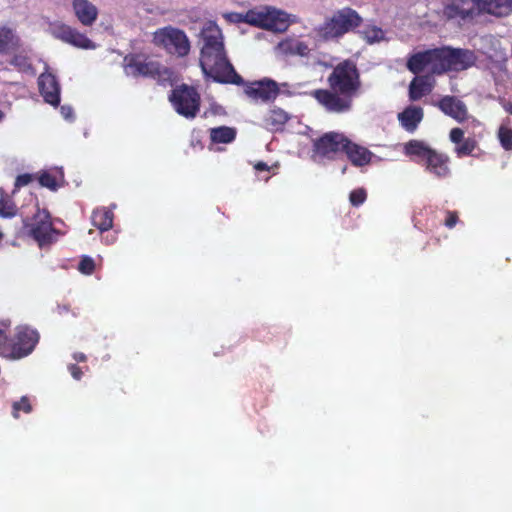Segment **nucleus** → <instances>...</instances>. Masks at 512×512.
<instances>
[{"instance_id":"nucleus-25","label":"nucleus","mask_w":512,"mask_h":512,"mask_svg":"<svg viewBox=\"0 0 512 512\" xmlns=\"http://www.w3.org/2000/svg\"><path fill=\"white\" fill-rule=\"evenodd\" d=\"M202 40L201 49L208 51L212 47L224 45V38L221 29L215 22H208L204 25L200 32Z\"/></svg>"},{"instance_id":"nucleus-24","label":"nucleus","mask_w":512,"mask_h":512,"mask_svg":"<svg viewBox=\"0 0 512 512\" xmlns=\"http://www.w3.org/2000/svg\"><path fill=\"white\" fill-rule=\"evenodd\" d=\"M401 126L407 132H414L424 118V111L420 106L410 105L397 116Z\"/></svg>"},{"instance_id":"nucleus-27","label":"nucleus","mask_w":512,"mask_h":512,"mask_svg":"<svg viewBox=\"0 0 512 512\" xmlns=\"http://www.w3.org/2000/svg\"><path fill=\"white\" fill-rule=\"evenodd\" d=\"M290 119L288 113L278 107H273L269 110L268 114L264 118L265 127L278 131L288 122Z\"/></svg>"},{"instance_id":"nucleus-20","label":"nucleus","mask_w":512,"mask_h":512,"mask_svg":"<svg viewBox=\"0 0 512 512\" xmlns=\"http://www.w3.org/2000/svg\"><path fill=\"white\" fill-rule=\"evenodd\" d=\"M22 39L16 29L0 25V55H8L22 48Z\"/></svg>"},{"instance_id":"nucleus-18","label":"nucleus","mask_w":512,"mask_h":512,"mask_svg":"<svg viewBox=\"0 0 512 512\" xmlns=\"http://www.w3.org/2000/svg\"><path fill=\"white\" fill-rule=\"evenodd\" d=\"M435 86L434 78L429 75L417 74L409 84L408 97L412 102L419 101L422 97L429 95Z\"/></svg>"},{"instance_id":"nucleus-50","label":"nucleus","mask_w":512,"mask_h":512,"mask_svg":"<svg viewBox=\"0 0 512 512\" xmlns=\"http://www.w3.org/2000/svg\"><path fill=\"white\" fill-rule=\"evenodd\" d=\"M68 112H71V109H68V111H65V117H68Z\"/></svg>"},{"instance_id":"nucleus-3","label":"nucleus","mask_w":512,"mask_h":512,"mask_svg":"<svg viewBox=\"0 0 512 512\" xmlns=\"http://www.w3.org/2000/svg\"><path fill=\"white\" fill-rule=\"evenodd\" d=\"M199 62L205 76L217 83L235 85L245 83L229 61L224 45L212 47L208 51L201 49Z\"/></svg>"},{"instance_id":"nucleus-11","label":"nucleus","mask_w":512,"mask_h":512,"mask_svg":"<svg viewBox=\"0 0 512 512\" xmlns=\"http://www.w3.org/2000/svg\"><path fill=\"white\" fill-rule=\"evenodd\" d=\"M124 71L128 76L135 78L149 77L160 78L168 74L167 68H162L160 63L152 61L147 55L140 53H129L123 59Z\"/></svg>"},{"instance_id":"nucleus-41","label":"nucleus","mask_w":512,"mask_h":512,"mask_svg":"<svg viewBox=\"0 0 512 512\" xmlns=\"http://www.w3.org/2000/svg\"><path fill=\"white\" fill-rule=\"evenodd\" d=\"M445 214L446 218L444 221V225L449 229L454 228L459 221L458 213L456 211L447 210Z\"/></svg>"},{"instance_id":"nucleus-1","label":"nucleus","mask_w":512,"mask_h":512,"mask_svg":"<svg viewBox=\"0 0 512 512\" xmlns=\"http://www.w3.org/2000/svg\"><path fill=\"white\" fill-rule=\"evenodd\" d=\"M328 88L311 91L310 95L325 111L347 113L353 108L354 99L362 90L361 74L357 64L345 59L332 67L326 80Z\"/></svg>"},{"instance_id":"nucleus-49","label":"nucleus","mask_w":512,"mask_h":512,"mask_svg":"<svg viewBox=\"0 0 512 512\" xmlns=\"http://www.w3.org/2000/svg\"><path fill=\"white\" fill-rule=\"evenodd\" d=\"M68 112H71V109H68V111H65V117H68Z\"/></svg>"},{"instance_id":"nucleus-51","label":"nucleus","mask_w":512,"mask_h":512,"mask_svg":"<svg viewBox=\"0 0 512 512\" xmlns=\"http://www.w3.org/2000/svg\"><path fill=\"white\" fill-rule=\"evenodd\" d=\"M3 238V233L0 231V239Z\"/></svg>"},{"instance_id":"nucleus-31","label":"nucleus","mask_w":512,"mask_h":512,"mask_svg":"<svg viewBox=\"0 0 512 512\" xmlns=\"http://www.w3.org/2000/svg\"><path fill=\"white\" fill-rule=\"evenodd\" d=\"M17 213L14 201L8 196L3 188H0V217L11 218Z\"/></svg>"},{"instance_id":"nucleus-46","label":"nucleus","mask_w":512,"mask_h":512,"mask_svg":"<svg viewBox=\"0 0 512 512\" xmlns=\"http://www.w3.org/2000/svg\"><path fill=\"white\" fill-rule=\"evenodd\" d=\"M507 111L512 114V104H510V106L507 108Z\"/></svg>"},{"instance_id":"nucleus-14","label":"nucleus","mask_w":512,"mask_h":512,"mask_svg":"<svg viewBox=\"0 0 512 512\" xmlns=\"http://www.w3.org/2000/svg\"><path fill=\"white\" fill-rule=\"evenodd\" d=\"M245 94L254 101L264 103L273 101L280 93L279 85L270 78L248 82L244 88Z\"/></svg>"},{"instance_id":"nucleus-6","label":"nucleus","mask_w":512,"mask_h":512,"mask_svg":"<svg viewBox=\"0 0 512 512\" xmlns=\"http://www.w3.org/2000/svg\"><path fill=\"white\" fill-rule=\"evenodd\" d=\"M31 217L23 219V228L40 247L51 244L54 241L56 229L53 227L51 215L47 209H41L38 204Z\"/></svg>"},{"instance_id":"nucleus-23","label":"nucleus","mask_w":512,"mask_h":512,"mask_svg":"<svg viewBox=\"0 0 512 512\" xmlns=\"http://www.w3.org/2000/svg\"><path fill=\"white\" fill-rule=\"evenodd\" d=\"M343 153L346 154L351 164L356 167L368 165L373 157V153L368 148L352 142L349 138Z\"/></svg>"},{"instance_id":"nucleus-39","label":"nucleus","mask_w":512,"mask_h":512,"mask_svg":"<svg viewBox=\"0 0 512 512\" xmlns=\"http://www.w3.org/2000/svg\"><path fill=\"white\" fill-rule=\"evenodd\" d=\"M10 339L6 333L0 329V355L10 357L11 354Z\"/></svg>"},{"instance_id":"nucleus-44","label":"nucleus","mask_w":512,"mask_h":512,"mask_svg":"<svg viewBox=\"0 0 512 512\" xmlns=\"http://www.w3.org/2000/svg\"><path fill=\"white\" fill-rule=\"evenodd\" d=\"M73 359L77 362H85L87 357L84 353L82 352H76L73 354Z\"/></svg>"},{"instance_id":"nucleus-22","label":"nucleus","mask_w":512,"mask_h":512,"mask_svg":"<svg viewBox=\"0 0 512 512\" xmlns=\"http://www.w3.org/2000/svg\"><path fill=\"white\" fill-rule=\"evenodd\" d=\"M73 11L78 21L84 26H92L98 17L97 7L88 0H73Z\"/></svg>"},{"instance_id":"nucleus-34","label":"nucleus","mask_w":512,"mask_h":512,"mask_svg":"<svg viewBox=\"0 0 512 512\" xmlns=\"http://www.w3.org/2000/svg\"><path fill=\"white\" fill-rule=\"evenodd\" d=\"M38 181L42 187L52 191H56L59 187L56 176L48 171H42L38 176Z\"/></svg>"},{"instance_id":"nucleus-15","label":"nucleus","mask_w":512,"mask_h":512,"mask_svg":"<svg viewBox=\"0 0 512 512\" xmlns=\"http://www.w3.org/2000/svg\"><path fill=\"white\" fill-rule=\"evenodd\" d=\"M448 72H460L473 67L477 56L474 51L464 48L446 46Z\"/></svg>"},{"instance_id":"nucleus-36","label":"nucleus","mask_w":512,"mask_h":512,"mask_svg":"<svg viewBox=\"0 0 512 512\" xmlns=\"http://www.w3.org/2000/svg\"><path fill=\"white\" fill-rule=\"evenodd\" d=\"M78 270L84 275H91L95 271V261L90 256H82L78 264Z\"/></svg>"},{"instance_id":"nucleus-35","label":"nucleus","mask_w":512,"mask_h":512,"mask_svg":"<svg viewBox=\"0 0 512 512\" xmlns=\"http://www.w3.org/2000/svg\"><path fill=\"white\" fill-rule=\"evenodd\" d=\"M498 138L501 143V146L507 150H512V129L501 126L498 131Z\"/></svg>"},{"instance_id":"nucleus-28","label":"nucleus","mask_w":512,"mask_h":512,"mask_svg":"<svg viewBox=\"0 0 512 512\" xmlns=\"http://www.w3.org/2000/svg\"><path fill=\"white\" fill-rule=\"evenodd\" d=\"M113 219V212L106 208L95 209L91 216L93 226H95L101 232L108 231L112 228Z\"/></svg>"},{"instance_id":"nucleus-8","label":"nucleus","mask_w":512,"mask_h":512,"mask_svg":"<svg viewBox=\"0 0 512 512\" xmlns=\"http://www.w3.org/2000/svg\"><path fill=\"white\" fill-rule=\"evenodd\" d=\"M169 101L174 110L187 119H194L200 111L201 96L195 87L187 84L172 89Z\"/></svg>"},{"instance_id":"nucleus-2","label":"nucleus","mask_w":512,"mask_h":512,"mask_svg":"<svg viewBox=\"0 0 512 512\" xmlns=\"http://www.w3.org/2000/svg\"><path fill=\"white\" fill-rule=\"evenodd\" d=\"M512 11V0H452L445 5L443 14L447 19L473 20L482 14L502 16Z\"/></svg>"},{"instance_id":"nucleus-43","label":"nucleus","mask_w":512,"mask_h":512,"mask_svg":"<svg viewBox=\"0 0 512 512\" xmlns=\"http://www.w3.org/2000/svg\"><path fill=\"white\" fill-rule=\"evenodd\" d=\"M254 169L256 171H269L270 170L269 166L265 162H262V161L257 162L254 165Z\"/></svg>"},{"instance_id":"nucleus-32","label":"nucleus","mask_w":512,"mask_h":512,"mask_svg":"<svg viewBox=\"0 0 512 512\" xmlns=\"http://www.w3.org/2000/svg\"><path fill=\"white\" fill-rule=\"evenodd\" d=\"M361 34L363 39H365L370 44L379 42L384 39L383 30L377 26H368L361 32Z\"/></svg>"},{"instance_id":"nucleus-45","label":"nucleus","mask_w":512,"mask_h":512,"mask_svg":"<svg viewBox=\"0 0 512 512\" xmlns=\"http://www.w3.org/2000/svg\"><path fill=\"white\" fill-rule=\"evenodd\" d=\"M191 146L194 148V149H199V150H202L204 148V145L203 143H201L200 140H198L197 142H194L192 141L191 142Z\"/></svg>"},{"instance_id":"nucleus-13","label":"nucleus","mask_w":512,"mask_h":512,"mask_svg":"<svg viewBox=\"0 0 512 512\" xmlns=\"http://www.w3.org/2000/svg\"><path fill=\"white\" fill-rule=\"evenodd\" d=\"M39 341V333L29 327L17 329L14 340H10V358L19 359L29 355Z\"/></svg>"},{"instance_id":"nucleus-7","label":"nucleus","mask_w":512,"mask_h":512,"mask_svg":"<svg viewBox=\"0 0 512 512\" xmlns=\"http://www.w3.org/2000/svg\"><path fill=\"white\" fill-rule=\"evenodd\" d=\"M348 138L339 132H326L312 140L311 159L315 162L335 160L343 153Z\"/></svg>"},{"instance_id":"nucleus-40","label":"nucleus","mask_w":512,"mask_h":512,"mask_svg":"<svg viewBox=\"0 0 512 512\" xmlns=\"http://www.w3.org/2000/svg\"><path fill=\"white\" fill-rule=\"evenodd\" d=\"M33 180H34V176L32 174L24 173V174L18 175L16 180H15V183H14V191H13V193H15L21 187L30 184Z\"/></svg>"},{"instance_id":"nucleus-47","label":"nucleus","mask_w":512,"mask_h":512,"mask_svg":"<svg viewBox=\"0 0 512 512\" xmlns=\"http://www.w3.org/2000/svg\"><path fill=\"white\" fill-rule=\"evenodd\" d=\"M3 118H4V113H3V111L0 110V121H2Z\"/></svg>"},{"instance_id":"nucleus-10","label":"nucleus","mask_w":512,"mask_h":512,"mask_svg":"<svg viewBox=\"0 0 512 512\" xmlns=\"http://www.w3.org/2000/svg\"><path fill=\"white\" fill-rule=\"evenodd\" d=\"M152 41L154 45L179 57L187 56L190 52V41L185 32L172 26L157 29Z\"/></svg>"},{"instance_id":"nucleus-42","label":"nucleus","mask_w":512,"mask_h":512,"mask_svg":"<svg viewBox=\"0 0 512 512\" xmlns=\"http://www.w3.org/2000/svg\"><path fill=\"white\" fill-rule=\"evenodd\" d=\"M68 370L71 373L72 377L76 380H80L83 372L81 368L77 364H71L68 366Z\"/></svg>"},{"instance_id":"nucleus-21","label":"nucleus","mask_w":512,"mask_h":512,"mask_svg":"<svg viewBox=\"0 0 512 512\" xmlns=\"http://www.w3.org/2000/svg\"><path fill=\"white\" fill-rule=\"evenodd\" d=\"M423 166L426 171L437 178H445L450 174L449 157L433 149Z\"/></svg>"},{"instance_id":"nucleus-26","label":"nucleus","mask_w":512,"mask_h":512,"mask_svg":"<svg viewBox=\"0 0 512 512\" xmlns=\"http://www.w3.org/2000/svg\"><path fill=\"white\" fill-rule=\"evenodd\" d=\"M403 151L412 161L423 165L433 149L422 140L412 139L405 143Z\"/></svg>"},{"instance_id":"nucleus-37","label":"nucleus","mask_w":512,"mask_h":512,"mask_svg":"<svg viewBox=\"0 0 512 512\" xmlns=\"http://www.w3.org/2000/svg\"><path fill=\"white\" fill-rule=\"evenodd\" d=\"M367 199V192L364 188H357L350 192L349 201L352 206L358 207Z\"/></svg>"},{"instance_id":"nucleus-30","label":"nucleus","mask_w":512,"mask_h":512,"mask_svg":"<svg viewBox=\"0 0 512 512\" xmlns=\"http://www.w3.org/2000/svg\"><path fill=\"white\" fill-rule=\"evenodd\" d=\"M10 56L9 64L13 66L20 73H33L34 68L31 63L29 56L23 51L18 50L17 52H13L8 54Z\"/></svg>"},{"instance_id":"nucleus-33","label":"nucleus","mask_w":512,"mask_h":512,"mask_svg":"<svg viewBox=\"0 0 512 512\" xmlns=\"http://www.w3.org/2000/svg\"><path fill=\"white\" fill-rule=\"evenodd\" d=\"M286 52L293 55L307 56L310 52L308 45L302 41H294L283 44Z\"/></svg>"},{"instance_id":"nucleus-48","label":"nucleus","mask_w":512,"mask_h":512,"mask_svg":"<svg viewBox=\"0 0 512 512\" xmlns=\"http://www.w3.org/2000/svg\"><path fill=\"white\" fill-rule=\"evenodd\" d=\"M68 112H71V109H68V111H65V117H68Z\"/></svg>"},{"instance_id":"nucleus-29","label":"nucleus","mask_w":512,"mask_h":512,"mask_svg":"<svg viewBox=\"0 0 512 512\" xmlns=\"http://www.w3.org/2000/svg\"><path fill=\"white\" fill-rule=\"evenodd\" d=\"M213 144H229L236 138L237 131L233 127L219 126L209 130Z\"/></svg>"},{"instance_id":"nucleus-16","label":"nucleus","mask_w":512,"mask_h":512,"mask_svg":"<svg viewBox=\"0 0 512 512\" xmlns=\"http://www.w3.org/2000/svg\"><path fill=\"white\" fill-rule=\"evenodd\" d=\"M39 92L44 101L52 106L60 103V85L55 75L46 72L38 77Z\"/></svg>"},{"instance_id":"nucleus-5","label":"nucleus","mask_w":512,"mask_h":512,"mask_svg":"<svg viewBox=\"0 0 512 512\" xmlns=\"http://www.w3.org/2000/svg\"><path fill=\"white\" fill-rule=\"evenodd\" d=\"M407 69L413 74L422 73L426 68L429 75H443L447 70L446 46L428 49L412 54L406 63Z\"/></svg>"},{"instance_id":"nucleus-19","label":"nucleus","mask_w":512,"mask_h":512,"mask_svg":"<svg viewBox=\"0 0 512 512\" xmlns=\"http://www.w3.org/2000/svg\"><path fill=\"white\" fill-rule=\"evenodd\" d=\"M449 139L456 145L454 151L459 158L471 155L478 146L474 137L464 138V131L459 127L450 130Z\"/></svg>"},{"instance_id":"nucleus-38","label":"nucleus","mask_w":512,"mask_h":512,"mask_svg":"<svg viewBox=\"0 0 512 512\" xmlns=\"http://www.w3.org/2000/svg\"><path fill=\"white\" fill-rule=\"evenodd\" d=\"M23 411L25 413H30L32 411V406L30 404V401L28 397L23 396L19 401H16L13 403V416L15 418L19 417V412Z\"/></svg>"},{"instance_id":"nucleus-12","label":"nucleus","mask_w":512,"mask_h":512,"mask_svg":"<svg viewBox=\"0 0 512 512\" xmlns=\"http://www.w3.org/2000/svg\"><path fill=\"white\" fill-rule=\"evenodd\" d=\"M48 32L55 38L64 43L80 49H95V43L85 34L79 32L76 28L60 21L50 22Z\"/></svg>"},{"instance_id":"nucleus-17","label":"nucleus","mask_w":512,"mask_h":512,"mask_svg":"<svg viewBox=\"0 0 512 512\" xmlns=\"http://www.w3.org/2000/svg\"><path fill=\"white\" fill-rule=\"evenodd\" d=\"M434 105L457 122L462 123L468 119V109L465 103L455 96H443Z\"/></svg>"},{"instance_id":"nucleus-9","label":"nucleus","mask_w":512,"mask_h":512,"mask_svg":"<svg viewBox=\"0 0 512 512\" xmlns=\"http://www.w3.org/2000/svg\"><path fill=\"white\" fill-rule=\"evenodd\" d=\"M243 20L247 24L275 32H283L289 26L287 14L272 7L250 9Z\"/></svg>"},{"instance_id":"nucleus-4","label":"nucleus","mask_w":512,"mask_h":512,"mask_svg":"<svg viewBox=\"0 0 512 512\" xmlns=\"http://www.w3.org/2000/svg\"><path fill=\"white\" fill-rule=\"evenodd\" d=\"M362 21V17L356 10L344 7L335 11L331 17L326 18L319 27L318 34L326 41L339 39L358 28Z\"/></svg>"}]
</instances>
